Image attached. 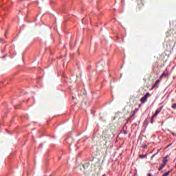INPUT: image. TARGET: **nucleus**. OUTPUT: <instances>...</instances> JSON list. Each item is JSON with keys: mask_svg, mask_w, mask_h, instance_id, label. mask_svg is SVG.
<instances>
[{"mask_svg": "<svg viewBox=\"0 0 176 176\" xmlns=\"http://www.w3.org/2000/svg\"><path fill=\"white\" fill-rule=\"evenodd\" d=\"M168 159V155H166L165 157L163 158V163L160 166L158 170L160 171L161 170H163V168H164V167H166V164H167V162H168V160H167Z\"/></svg>", "mask_w": 176, "mask_h": 176, "instance_id": "f257e3e1", "label": "nucleus"}, {"mask_svg": "<svg viewBox=\"0 0 176 176\" xmlns=\"http://www.w3.org/2000/svg\"><path fill=\"white\" fill-rule=\"evenodd\" d=\"M148 97H151V94L149 92H147L144 97H142L140 99V102H142V104H145V102H146L147 100H148Z\"/></svg>", "mask_w": 176, "mask_h": 176, "instance_id": "f03ea898", "label": "nucleus"}, {"mask_svg": "<svg viewBox=\"0 0 176 176\" xmlns=\"http://www.w3.org/2000/svg\"><path fill=\"white\" fill-rule=\"evenodd\" d=\"M94 160H97V163L98 165V167H101V159L99 158L98 157H97V155H96V157H93L91 162L94 161Z\"/></svg>", "mask_w": 176, "mask_h": 176, "instance_id": "7ed1b4c3", "label": "nucleus"}, {"mask_svg": "<svg viewBox=\"0 0 176 176\" xmlns=\"http://www.w3.org/2000/svg\"><path fill=\"white\" fill-rule=\"evenodd\" d=\"M144 6V1L142 0L138 1L137 10H141V8Z\"/></svg>", "mask_w": 176, "mask_h": 176, "instance_id": "20e7f679", "label": "nucleus"}, {"mask_svg": "<svg viewBox=\"0 0 176 176\" xmlns=\"http://www.w3.org/2000/svg\"><path fill=\"white\" fill-rule=\"evenodd\" d=\"M82 167L84 168V171H88L89 168H90V163L86 162L84 164H82Z\"/></svg>", "mask_w": 176, "mask_h": 176, "instance_id": "39448f33", "label": "nucleus"}, {"mask_svg": "<svg viewBox=\"0 0 176 176\" xmlns=\"http://www.w3.org/2000/svg\"><path fill=\"white\" fill-rule=\"evenodd\" d=\"M162 109H163V107L157 108L155 113L153 115V118H156V116H157V114L160 113Z\"/></svg>", "mask_w": 176, "mask_h": 176, "instance_id": "423d86ee", "label": "nucleus"}, {"mask_svg": "<svg viewBox=\"0 0 176 176\" xmlns=\"http://www.w3.org/2000/svg\"><path fill=\"white\" fill-rule=\"evenodd\" d=\"M82 167H83L82 165H78L76 168V170L77 173H79V171H82Z\"/></svg>", "mask_w": 176, "mask_h": 176, "instance_id": "0eeeda50", "label": "nucleus"}, {"mask_svg": "<svg viewBox=\"0 0 176 176\" xmlns=\"http://www.w3.org/2000/svg\"><path fill=\"white\" fill-rule=\"evenodd\" d=\"M72 141H74V139H72V138H68L67 139V142L68 144H71V143H69V142H72Z\"/></svg>", "mask_w": 176, "mask_h": 176, "instance_id": "6e6552de", "label": "nucleus"}, {"mask_svg": "<svg viewBox=\"0 0 176 176\" xmlns=\"http://www.w3.org/2000/svg\"><path fill=\"white\" fill-rule=\"evenodd\" d=\"M160 82V80H157L155 82L154 86H153L152 89H155V86H157V85H159Z\"/></svg>", "mask_w": 176, "mask_h": 176, "instance_id": "1a4fd4ad", "label": "nucleus"}, {"mask_svg": "<svg viewBox=\"0 0 176 176\" xmlns=\"http://www.w3.org/2000/svg\"><path fill=\"white\" fill-rule=\"evenodd\" d=\"M144 157H146V155H139V159H144Z\"/></svg>", "mask_w": 176, "mask_h": 176, "instance_id": "9d476101", "label": "nucleus"}, {"mask_svg": "<svg viewBox=\"0 0 176 176\" xmlns=\"http://www.w3.org/2000/svg\"><path fill=\"white\" fill-rule=\"evenodd\" d=\"M170 175V171L166 172L162 176H168Z\"/></svg>", "mask_w": 176, "mask_h": 176, "instance_id": "9b49d317", "label": "nucleus"}, {"mask_svg": "<svg viewBox=\"0 0 176 176\" xmlns=\"http://www.w3.org/2000/svg\"><path fill=\"white\" fill-rule=\"evenodd\" d=\"M173 109H176V103L172 104Z\"/></svg>", "mask_w": 176, "mask_h": 176, "instance_id": "f8f14e48", "label": "nucleus"}, {"mask_svg": "<svg viewBox=\"0 0 176 176\" xmlns=\"http://www.w3.org/2000/svg\"><path fill=\"white\" fill-rule=\"evenodd\" d=\"M137 109H135V111H133L132 113V116H134V115H135V112H137Z\"/></svg>", "mask_w": 176, "mask_h": 176, "instance_id": "ddd939ff", "label": "nucleus"}, {"mask_svg": "<svg viewBox=\"0 0 176 176\" xmlns=\"http://www.w3.org/2000/svg\"><path fill=\"white\" fill-rule=\"evenodd\" d=\"M166 74L165 73H162V74L160 76V78H163V76H165Z\"/></svg>", "mask_w": 176, "mask_h": 176, "instance_id": "4468645a", "label": "nucleus"}, {"mask_svg": "<svg viewBox=\"0 0 176 176\" xmlns=\"http://www.w3.org/2000/svg\"><path fill=\"white\" fill-rule=\"evenodd\" d=\"M155 118H153V116L151 117V123H153V119H154Z\"/></svg>", "mask_w": 176, "mask_h": 176, "instance_id": "2eb2a0df", "label": "nucleus"}, {"mask_svg": "<svg viewBox=\"0 0 176 176\" xmlns=\"http://www.w3.org/2000/svg\"><path fill=\"white\" fill-rule=\"evenodd\" d=\"M147 176H152V174H151V173H148V174L147 175Z\"/></svg>", "mask_w": 176, "mask_h": 176, "instance_id": "dca6fc26", "label": "nucleus"}, {"mask_svg": "<svg viewBox=\"0 0 176 176\" xmlns=\"http://www.w3.org/2000/svg\"><path fill=\"white\" fill-rule=\"evenodd\" d=\"M62 153H65H65H66V152H63Z\"/></svg>", "mask_w": 176, "mask_h": 176, "instance_id": "f3484780", "label": "nucleus"}, {"mask_svg": "<svg viewBox=\"0 0 176 176\" xmlns=\"http://www.w3.org/2000/svg\"><path fill=\"white\" fill-rule=\"evenodd\" d=\"M173 135H175V133H173Z\"/></svg>", "mask_w": 176, "mask_h": 176, "instance_id": "a211bd4d", "label": "nucleus"}, {"mask_svg": "<svg viewBox=\"0 0 176 176\" xmlns=\"http://www.w3.org/2000/svg\"><path fill=\"white\" fill-rule=\"evenodd\" d=\"M151 159H153V157H151Z\"/></svg>", "mask_w": 176, "mask_h": 176, "instance_id": "6ab92c4d", "label": "nucleus"}, {"mask_svg": "<svg viewBox=\"0 0 176 176\" xmlns=\"http://www.w3.org/2000/svg\"><path fill=\"white\" fill-rule=\"evenodd\" d=\"M171 144H169L168 146H170Z\"/></svg>", "mask_w": 176, "mask_h": 176, "instance_id": "aec40b11", "label": "nucleus"}, {"mask_svg": "<svg viewBox=\"0 0 176 176\" xmlns=\"http://www.w3.org/2000/svg\"><path fill=\"white\" fill-rule=\"evenodd\" d=\"M75 99V98L73 97V100Z\"/></svg>", "mask_w": 176, "mask_h": 176, "instance_id": "412c9836", "label": "nucleus"}]
</instances>
